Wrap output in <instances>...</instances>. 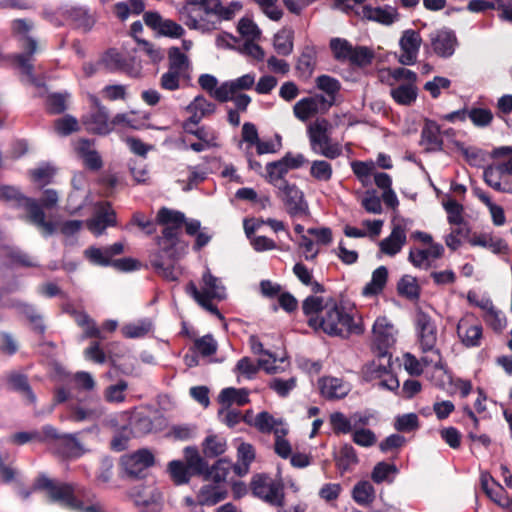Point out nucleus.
I'll return each instance as SVG.
<instances>
[{"instance_id":"nucleus-37","label":"nucleus","mask_w":512,"mask_h":512,"mask_svg":"<svg viewBox=\"0 0 512 512\" xmlns=\"http://www.w3.org/2000/svg\"><path fill=\"white\" fill-rule=\"evenodd\" d=\"M293 38L294 31L291 28H282L279 30L273 41V46L276 52L283 56H288L293 51Z\"/></svg>"},{"instance_id":"nucleus-35","label":"nucleus","mask_w":512,"mask_h":512,"mask_svg":"<svg viewBox=\"0 0 512 512\" xmlns=\"http://www.w3.org/2000/svg\"><path fill=\"white\" fill-rule=\"evenodd\" d=\"M238 463L233 466L238 476L248 473L250 464L255 459V450L249 443H241L237 449Z\"/></svg>"},{"instance_id":"nucleus-61","label":"nucleus","mask_w":512,"mask_h":512,"mask_svg":"<svg viewBox=\"0 0 512 512\" xmlns=\"http://www.w3.org/2000/svg\"><path fill=\"white\" fill-rule=\"evenodd\" d=\"M330 424L336 434H347L352 430V421L341 412H334L330 415Z\"/></svg>"},{"instance_id":"nucleus-52","label":"nucleus","mask_w":512,"mask_h":512,"mask_svg":"<svg viewBox=\"0 0 512 512\" xmlns=\"http://www.w3.org/2000/svg\"><path fill=\"white\" fill-rule=\"evenodd\" d=\"M469 243L473 246H481L491 249L494 253H500L507 250V245L502 239L494 240L488 235H478L469 239Z\"/></svg>"},{"instance_id":"nucleus-19","label":"nucleus","mask_w":512,"mask_h":512,"mask_svg":"<svg viewBox=\"0 0 512 512\" xmlns=\"http://www.w3.org/2000/svg\"><path fill=\"white\" fill-rule=\"evenodd\" d=\"M358 15L364 20L374 21L386 26L393 24L399 19L397 8L388 5L384 7L366 5L361 8Z\"/></svg>"},{"instance_id":"nucleus-15","label":"nucleus","mask_w":512,"mask_h":512,"mask_svg":"<svg viewBox=\"0 0 512 512\" xmlns=\"http://www.w3.org/2000/svg\"><path fill=\"white\" fill-rule=\"evenodd\" d=\"M137 506H143L147 512H160L162 509L161 493L154 486H136L130 493Z\"/></svg>"},{"instance_id":"nucleus-20","label":"nucleus","mask_w":512,"mask_h":512,"mask_svg":"<svg viewBox=\"0 0 512 512\" xmlns=\"http://www.w3.org/2000/svg\"><path fill=\"white\" fill-rule=\"evenodd\" d=\"M115 225L116 214L109 203L100 205L94 217L87 221L88 229L96 236L102 235L108 226Z\"/></svg>"},{"instance_id":"nucleus-1","label":"nucleus","mask_w":512,"mask_h":512,"mask_svg":"<svg viewBox=\"0 0 512 512\" xmlns=\"http://www.w3.org/2000/svg\"><path fill=\"white\" fill-rule=\"evenodd\" d=\"M157 221L164 225L162 235L158 237V251L151 260L155 272L168 281H176L181 275L179 260L187 250V243L180 240L185 215L179 211L161 208L157 214Z\"/></svg>"},{"instance_id":"nucleus-41","label":"nucleus","mask_w":512,"mask_h":512,"mask_svg":"<svg viewBox=\"0 0 512 512\" xmlns=\"http://www.w3.org/2000/svg\"><path fill=\"white\" fill-rule=\"evenodd\" d=\"M218 400L223 405L230 406L232 403H236L242 406L249 402L248 391L246 389L228 387L220 392Z\"/></svg>"},{"instance_id":"nucleus-51","label":"nucleus","mask_w":512,"mask_h":512,"mask_svg":"<svg viewBox=\"0 0 512 512\" xmlns=\"http://www.w3.org/2000/svg\"><path fill=\"white\" fill-rule=\"evenodd\" d=\"M326 300L320 296H308L302 303V310L306 316L319 317L326 308Z\"/></svg>"},{"instance_id":"nucleus-26","label":"nucleus","mask_w":512,"mask_h":512,"mask_svg":"<svg viewBox=\"0 0 512 512\" xmlns=\"http://www.w3.org/2000/svg\"><path fill=\"white\" fill-rule=\"evenodd\" d=\"M441 131L439 125L432 120H426L421 131V145L428 152L441 151L443 149V141L441 139Z\"/></svg>"},{"instance_id":"nucleus-48","label":"nucleus","mask_w":512,"mask_h":512,"mask_svg":"<svg viewBox=\"0 0 512 512\" xmlns=\"http://www.w3.org/2000/svg\"><path fill=\"white\" fill-rule=\"evenodd\" d=\"M481 486L486 495L495 503L501 504V498L504 494L502 486L496 484L488 473L481 474Z\"/></svg>"},{"instance_id":"nucleus-23","label":"nucleus","mask_w":512,"mask_h":512,"mask_svg":"<svg viewBox=\"0 0 512 512\" xmlns=\"http://www.w3.org/2000/svg\"><path fill=\"white\" fill-rule=\"evenodd\" d=\"M428 249H411L409 252V261L417 268L428 269L430 261L442 257L444 247L439 243L429 244Z\"/></svg>"},{"instance_id":"nucleus-42","label":"nucleus","mask_w":512,"mask_h":512,"mask_svg":"<svg viewBox=\"0 0 512 512\" xmlns=\"http://www.w3.org/2000/svg\"><path fill=\"white\" fill-rule=\"evenodd\" d=\"M104 414L101 406L94 408H84L81 406H71L69 419L75 422L94 421Z\"/></svg>"},{"instance_id":"nucleus-54","label":"nucleus","mask_w":512,"mask_h":512,"mask_svg":"<svg viewBox=\"0 0 512 512\" xmlns=\"http://www.w3.org/2000/svg\"><path fill=\"white\" fill-rule=\"evenodd\" d=\"M353 45L342 38H333L330 40V48L334 57L339 61H348L352 53Z\"/></svg>"},{"instance_id":"nucleus-39","label":"nucleus","mask_w":512,"mask_h":512,"mask_svg":"<svg viewBox=\"0 0 512 512\" xmlns=\"http://www.w3.org/2000/svg\"><path fill=\"white\" fill-rule=\"evenodd\" d=\"M315 82L317 88L327 94L329 99L326 98V105L330 108L334 103L336 94L341 88L340 82L328 75L318 76Z\"/></svg>"},{"instance_id":"nucleus-55","label":"nucleus","mask_w":512,"mask_h":512,"mask_svg":"<svg viewBox=\"0 0 512 512\" xmlns=\"http://www.w3.org/2000/svg\"><path fill=\"white\" fill-rule=\"evenodd\" d=\"M354 500L361 505L369 504L374 499V488L368 481H362L353 489Z\"/></svg>"},{"instance_id":"nucleus-40","label":"nucleus","mask_w":512,"mask_h":512,"mask_svg":"<svg viewBox=\"0 0 512 512\" xmlns=\"http://www.w3.org/2000/svg\"><path fill=\"white\" fill-rule=\"evenodd\" d=\"M186 466L192 475L205 474L208 470L207 462L199 455L195 447L185 448Z\"/></svg>"},{"instance_id":"nucleus-49","label":"nucleus","mask_w":512,"mask_h":512,"mask_svg":"<svg viewBox=\"0 0 512 512\" xmlns=\"http://www.w3.org/2000/svg\"><path fill=\"white\" fill-rule=\"evenodd\" d=\"M310 175L317 181L328 182L333 176L332 165L326 160H314L311 163Z\"/></svg>"},{"instance_id":"nucleus-25","label":"nucleus","mask_w":512,"mask_h":512,"mask_svg":"<svg viewBox=\"0 0 512 512\" xmlns=\"http://www.w3.org/2000/svg\"><path fill=\"white\" fill-rule=\"evenodd\" d=\"M319 388L322 396L329 400L344 398L350 392V385L335 377L321 378Z\"/></svg>"},{"instance_id":"nucleus-16","label":"nucleus","mask_w":512,"mask_h":512,"mask_svg":"<svg viewBox=\"0 0 512 512\" xmlns=\"http://www.w3.org/2000/svg\"><path fill=\"white\" fill-rule=\"evenodd\" d=\"M329 107L326 105V97L317 94L312 97H305L300 99L293 106V113L295 117L302 121L306 122L320 111H326Z\"/></svg>"},{"instance_id":"nucleus-32","label":"nucleus","mask_w":512,"mask_h":512,"mask_svg":"<svg viewBox=\"0 0 512 512\" xmlns=\"http://www.w3.org/2000/svg\"><path fill=\"white\" fill-rule=\"evenodd\" d=\"M388 280V269L385 266H380L373 271L371 281L363 288V295L374 296L380 294Z\"/></svg>"},{"instance_id":"nucleus-29","label":"nucleus","mask_w":512,"mask_h":512,"mask_svg":"<svg viewBox=\"0 0 512 512\" xmlns=\"http://www.w3.org/2000/svg\"><path fill=\"white\" fill-rule=\"evenodd\" d=\"M430 365H433L436 369H441L442 359L425 356L422 357L421 360H418L414 355L410 353H406L404 355V366L410 375H421L423 373L424 367Z\"/></svg>"},{"instance_id":"nucleus-47","label":"nucleus","mask_w":512,"mask_h":512,"mask_svg":"<svg viewBox=\"0 0 512 512\" xmlns=\"http://www.w3.org/2000/svg\"><path fill=\"white\" fill-rule=\"evenodd\" d=\"M9 384L14 390L21 392L28 399L30 404L36 403V396L33 393L25 375L11 374L9 376Z\"/></svg>"},{"instance_id":"nucleus-6","label":"nucleus","mask_w":512,"mask_h":512,"mask_svg":"<svg viewBox=\"0 0 512 512\" xmlns=\"http://www.w3.org/2000/svg\"><path fill=\"white\" fill-rule=\"evenodd\" d=\"M250 485L254 496L272 506L284 507L285 494L282 482L275 481L263 474H257L252 478Z\"/></svg>"},{"instance_id":"nucleus-22","label":"nucleus","mask_w":512,"mask_h":512,"mask_svg":"<svg viewBox=\"0 0 512 512\" xmlns=\"http://www.w3.org/2000/svg\"><path fill=\"white\" fill-rule=\"evenodd\" d=\"M457 334L466 347H478L482 338V326L472 323L470 317H464L458 322Z\"/></svg>"},{"instance_id":"nucleus-44","label":"nucleus","mask_w":512,"mask_h":512,"mask_svg":"<svg viewBox=\"0 0 512 512\" xmlns=\"http://www.w3.org/2000/svg\"><path fill=\"white\" fill-rule=\"evenodd\" d=\"M398 294L410 300H417L420 295V287L417 279L411 275H404L397 284Z\"/></svg>"},{"instance_id":"nucleus-53","label":"nucleus","mask_w":512,"mask_h":512,"mask_svg":"<svg viewBox=\"0 0 512 512\" xmlns=\"http://www.w3.org/2000/svg\"><path fill=\"white\" fill-rule=\"evenodd\" d=\"M168 469L173 481L178 485L187 483L192 475L186 464L179 460L171 461Z\"/></svg>"},{"instance_id":"nucleus-64","label":"nucleus","mask_w":512,"mask_h":512,"mask_svg":"<svg viewBox=\"0 0 512 512\" xmlns=\"http://www.w3.org/2000/svg\"><path fill=\"white\" fill-rule=\"evenodd\" d=\"M231 468V464L225 459L218 460L210 470H207L205 474L216 483L225 481L227 475L229 474Z\"/></svg>"},{"instance_id":"nucleus-38","label":"nucleus","mask_w":512,"mask_h":512,"mask_svg":"<svg viewBox=\"0 0 512 512\" xmlns=\"http://www.w3.org/2000/svg\"><path fill=\"white\" fill-rule=\"evenodd\" d=\"M67 19L71 20L78 28L84 31H89L94 23L95 19L88 11L82 7H71L65 11Z\"/></svg>"},{"instance_id":"nucleus-59","label":"nucleus","mask_w":512,"mask_h":512,"mask_svg":"<svg viewBox=\"0 0 512 512\" xmlns=\"http://www.w3.org/2000/svg\"><path fill=\"white\" fill-rule=\"evenodd\" d=\"M68 93H53L47 97L46 105L47 110L51 114H61L67 109V99L69 98Z\"/></svg>"},{"instance_id":"nucleus-57","label":"nucleus","mask_w":512,"mask_h":512,"mask_svg":"<svg viewBox=\"0 0 512 512\" xmlns=\"http://www.w3.org/2000/svg\"><path fill=\"white\" fill-rule=\"evenodd\" d=\"M374 58V53L371 49L365 46H356L353 47L352 53L349 58V62L352 65L357 66H366L372 62Z\"/></svg>"},{"instance_id":"nucleus-9","label":"nucleus","mask_w":512,"mask_h":512,"mask_svg":"<svg viewBox=\"0 0 512 512\" xmlns=\"http://www.w3.org/2000/svg\"><path fill=\"white\" fill-rule=\"evenodd\" d=\"M92 111L82 118L86 130L93 134L106 135L112 131L108 109L101 104L99 99L91 96Z\"/></svg>"},{"instance_id":"nucleus-50","label":"nucleus","mask_w":512,"mask_h":512,"mask_svg":"<svg viewBox=\"0 0 512 512\" xmlns=\"http://www.w3.org/2000/svg\"><path fill=\"white\" fill-rule=\"evenodd\" d=\"M59 443L64 452L70 457H79L85 453V449L78 440L77 434H63Z\"/></svg>"},{"instance_id":"nucleus-21","label":"nucleus","mask_w":512,"mask_h":512,"mask_svg":"<svg viewBox=\"0 0 512 512\" xmlns=\"http://www.w3.org/2000/svg\"><path fill=\"white\" fill-rule=\"evenodd\" d=\"M94 144L92 140L81 138L77 141L75 150L86 168L97 171L102 168L103 161Z\"/></svg>"},{"instance_id":"nucleus-31","label":"nucleus","mask_w":512,"mask_h":512,"mask_svg":"<svg viewBox=\"0 0 512 512\" xmlns=\"http://www.w3.org/2000/svg\"><path fill=\"white\" fill-rule=\"evenodd\" d=\"M316 66V50L314 47L306 46L301 52L297 64L296 71L298 76L304 80L309 79Z\"/></svg>"},{"instance_id":"nucleus-3","label":"nucleus","mask_w":512,"mask_h":512,"mask_svg":"<svg viewBox=\"0 0 512 512\" xmlns=\"http://www.w3.org/2000/svg\"><path fill=\"white\" fill-rule=\"evenodd\" d=\"M0 200L12 207L22 208L25 211V220L34 225L43 236H51L56 233V223L47 220L46 214L41 210L34 198L26 197L12 186H0Z\"/></svg>"},{"instance_id":"nucleus-18","label":"nucleus","mask_w":512,"mask_h":512,"mask_svg":"<svg viewBox=\"0 0 512 512\" xmlns=\"http://www.w3.org/2000/svg\"><path fill=\"white\" fill-rule=\"evenodd\" d=\"M430 42L435 54L448 58L454 54L457 38L453 31L440 29L430 34Z\"/></svg>"},{"instance_id":"nucleus-62","label":"nucleus","mask_w":512,"mask_h":512,"mask_svg":"<svg viewBox=\"0 0 512 512\" xmlns=\"http://www.w3.org/2000/svg\"><path fill=\"white\" fill-rule=\"evenodd\" d=\"M195 349L202 356L207 357L211 356L217 351V342L212 337V335H205L201 338H198L194 341Z\"/></svg>"},{"instance_id":"nucleus-7","label":"nucleus","mask_w":512,"mask_h":512,"mask_svg":"<svg viewBox=\"0 0 512 512\" xmlns=\"http://www.w3.org/2000/svg\"><path fill=\"white\" fill-rule=\"evenodd\" d=\"M415 327L418 344L423 353L432 352L434 357L441 358L440 351L436 348L438 330L434 320L424 312H418L415 318Z\"/></svg>"},{"instance_id":"nucleus-14","label":"nucleus","mask_w":512,"mask_h":512,"mask_svg":"<svg viewBox=\"0 0 512 512\" xmlns=\"http://www.w3.org/2000/svg\"><path fill=\"white\" fill-rule=\"evenodd\" d=\"M421 44L422 38L417 31L412 29L405 30L399 40L401 50L399 62L403 65L415 64Z\"/></svg>"},{"instance_id":"nucleus-17","label":"nucleus","mask_w":512,"mask_h":512,"mask_svg":"<svg viewBox=\"0 0 512 512\" xmlns=\"http://www.w3.org/2000/svg\"><path fill=\"white\" fill-rule=\"evenodd\" d=\"M254 84L255 75L251 73L245 74L234 80L223 82L219 86V90L216 92V100L221 103L228 102L233 95L242 90H248L252 88Z\"/></svg>"},{"instance_id":"nucleus-56","label":"nucleus","mask_w":512,"mask_h":512,"mask_svg":"<svg viewBox=\"0 0 512 512\" xmlns=\"http://www.w3.org/2000/svg\"><path fill=\"white\" fill-rule=\"evenodd\" d=\"M54 130L60 136H68L79 130L78 120L71 115H65L54 121Z\"/></svg>"},{"instance_id":"nucleus-5","label":"nucleus","mask_w":512,"mask_h":512,"mask_svg":"<svg viewBox=\"0 0 512 512\" xmlns=\"http://www.w3.org/2000/svg\"><path fill=\"white\" fill-rule=\"evenodd\" d=\"M186 292L205 310L223 319L218 308L212 304L213 299L223 300L226 297L225 287L222 281L213 276L207 270L202 276V285L198 289L194 282H189L186 286Z\"/></svg>"},{"instance_id":"nucleus-28","label":"nucleus","mask_w":512,"mask_h":512,"mask_svg":"<svg viewBox=\"0 0 512 512\" xmlns=\"http://www.w3.org/2000/svg\"><path fill=\"white\" fill-rule=\"evenodd\" d=\"M186 4L182 8V13L187 14V20L185 24L190 29L199 30L201 32H208L211 30L216 29L217 23L216 22H210L206 20L204 17H200L197 19L196 17H193L191 15L193 11V7L199 6L201 7L202 0H185Z\"/></svg>"},{"instance_id":"nucleus-12","label":"nucleus","mask_w":512,"mask_h":512,"mask_svg":"<svg viewBox=\"0 0 512 512\" xmlns=\"http://www.w3.org/2000/svg\"><path fill=\"white\" fill-rule=\"evenodd\" d=\"M396 330L386 317H379L373 325V344L377 349V356L387 357V350L395 343Z\"/></svg>"},{"instance_id":"nucleus-43","label":"nucleus","mask_w":512,"mask_h":512,"mask_svg":"<svg viewBox=\"0 0 512 512\" xmlns=\"http://www.w3.org/2000/svg\"><path fill=\"white\" fill-rule=\"evenodd\" d=\"M390 364V355L382 359L378 356V362L372 361L364 367L363 374L366 380L381 379L388 374V366Z\"/></svg>"},{"instance_id":"nucleus-30","label":"nucleus","mask_w":512,"mask_h":512,"mask_svg":"<svg viewBox=\"0 0 512 512\" xmlns=\"http://www.w3.org/2000/svg\"><path fill=\"white\" fill-rule=\"evenodd\" d=\"M190 61L178 47H171L168 51V70L189 79Z\"/></svg>"},{"instance_id":"nucleus-27","label":"nucleus","mask_w":512,"mask_h":512,"mask_svg":"<svg viewBox=\"0 0 512 512\" xmlns=\"http://www.w3.org/2000/svg\"><path fill=\"white\" fill-rule=\"evenodd\" d=\"M123 251L124 245L118 242L104 249L90 247L85 251V255L94 264L108 266L110 265L112 258L115 255L123 253Z\"/></svg>"},{"instance_id":"nucleus-45","label":"nucleus","mask_w":512,"mask_h":512,"mask_svg":"<svg viewBox=\"0 0 512 512\" xmlns=\"http://www.w3.org/2000/svg\"><path fill=\"white\" fill-rule=\"evenodd\" d=\"M152 322L149 319H141L124 325L121 329L126 338H140L147 335L152 329Z\"/></svg>"},{"instance_id":"nucleus-11","label":"nucleus","mask_w":512,"mask_h":512,"mask_svg":"<svg viewBox=\"0 0 512 512\" xmlns=\"http://www.w3.org/2000/svg\"><path fill=\"white\" fill-rule=\"evenodd\" d=\"M277 196L283 201L285 209L290 216L309 215V207L304 199V194L295 184L283 186V188L278 190Z\"/></svg>"},{"instance_id":"nucleus-2","label":"nucleus","mask_w":512,"mask_h":512,"mask_svg":"<svg viewBox=\"0 0 512 512\" xmlns=\"http://www.w3.org/2000/svg\"><path fill=\"white\" fill-rule=\"evenodd\" d=\"M325 308L322 315L309 319L310 326L320 327L326 334L332 336L348 337L353 333H362V328L354 323L353 317L332 298L326 299Z\"/></svg>"},{"instance_id":"nucleus-46","label":"nucleus","mask_w":512,"mask_h":512,"mask_svg":"<svg viewBox=\"0 0 512 512\" xmlns=\"http://www.w3.org/2000/svg\"><path fill=\"white\" fill-rule=\"evenodd\" d=\"M226 451V440L218 435H210L203 442V453L206 457L214 458Z\"/></svg>"},{"instance_id":"nucleus-34","label":"nucleus","mask_w":512,"mask_h":512,"mask_svg":"<svg viewBox=\"0 0 512 512\" xmlns=\"http://www.w3.org/2000/svg\"><path fill=\"white\" fill-rule=\"evenodd\" d=\"M266 172V180L275 188H277V190L289 184L285 180V176L289 171L286 169L285 164H283L280 160L269 162L266 165Z\"/></svg>"},{"instance_id":"nucleus-10","label":"nucleus","mask_w":512,"mask_h":512,"mask_svg":"<svg viewBox=\"0 0 512 512\" xmlns=\"http://www.w3.org/2000/svg\"><path fill=\"white\" fill-rule=\"evenodd\" d=\"M154 456L148 449H139L132 454L121 457V466L125 474L130 478H140L145 471L154 465Z\"/></svg>"},{"instance_id":"nucleus-4","label":"nucleus","mask_w":512,"mask_h":512,"mask_svg":"<svg viewBox=\"0 0 512 512\" xmlns=\"http://www.w3.org/2000/svg\"><path fill=\"white\" fill-rule=\"evenodd\" d=\"M332 124L325 118H317L307 127V135L311 150L327 159H336L342 155V146L333 142L330 134Z\"/></svg>"},{"instance_id":"nucleus-13","label":"nucleus","mask_w":512,"mask_h":512,"mask_svg":"<svg viewBox=\"0 0 512 512\" xmlns=\"http://www.w3.org/2000/svg\"><path fill=\"white\" fill-rule=\"evenodd\" d=\"M409 221L403 218H394L392 231L388 237L380 242V249L383 253L394 256L406 243V231Z\"/></svg>"},{"instance_id":"nucleus-24","label":"nucleus","mask_w":512,"mask_h":512,"mask_svg":"<svg viewBox=\"0 0 512 512\" xmlns=\"http://www.w3.org/2000/svg\"><path fill=\"white\" fill-rule=\"evenodd\" d=\"M25 50H26V53L18 54L16 56L17 65H18L21 73L27 77V80L29 83H31L35 86H40L41 83L35 78V76L33 74V58H32V56L37 50L36 40L33 38H27Z\"/></svg>"},{"instance_id":"nucleus-60","label":"nucleus","mask_w":512,"mask_h":512,"mask_svg":"<svg viewBox=\"0 0 512 512\" xmlns=\"http://www.w3.org/2000/svg\"><path fill=\"white\" fill-rule=\"evenodd\" d=\"M288 433V429H279L275 431V453L286 459L291 455V445L288 440L285 439V436Z\"/></svg>"},{"instance_id":"nucleus-8","label":"nucleus","mask_w":512,"mask_h":512,"mask_svg":"<svg viewBox=\"0 0 512 512\" xmlns=\"http://www.w3.org/2000/svg\"><path fill=\"white\" fill-rule=\"evenodd\" d=\"M34 487L45 490L51 501L70 509L78 508V500L74 496V488L71 484L54 482L46 476H41L36 480Z\"/></svg>"},{"instance_id":"nucleus-58","label":"nucleus","mask_w":512,"mask_h":512,"mask_svg":"<svg viewBox=\"0 0 512 512\" xmlns=\"http://www.w3.org/2000/svg\"><path fill=\"white\" fill-rule=\"evenodd\" d=\"M99 64L110 71L122 70L125 66V60L116 50H108L100 59Z\"/></svg>"},{"instance_id":"nucleus-36","label":"nucleus","mask_w":512,"mask_h":512,"mask_svg":"<svg viewBox=\"0 0 512 512\" xmlns=\"http://www.w3.org/2000/svg\"><path fill=\"white\" fill-rule=\"evenodd\" d=\"M390 95L400 105H411L417 98V87L415 83H402L391 88Z\"/></svg>"},{"instance_id":"nucleus-33","label":"nucleus","mask_w":512,"mask_h":512,"mask_svg":"<svg viewBox=\"0 0 512 512\" xmlns=\"http://www.w3.org/2000/svg\"><path fill=\"white\" fill-rule=\"evenodd\" d=\"M253 426L261 433H274L279 429H287L282 419L274 418L269 412L262 411L256 415Z\"/></svg>"},{"instance_id":"nucleus-63","label":"nucleus","mask_w":512,"mask_h":512,"mask_svg":"<svg viewBox=\"0 0 512 512\" xmlns=\"http://www.w3.org/2000/svg\"><path fill=\"white\" fill-rule=\"evenodd\" d=\"M467 114L472 123L479 127L488 126L493 120L492 112L485 108H472Z\"/></svg>"}]
</instances>
